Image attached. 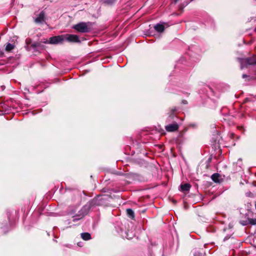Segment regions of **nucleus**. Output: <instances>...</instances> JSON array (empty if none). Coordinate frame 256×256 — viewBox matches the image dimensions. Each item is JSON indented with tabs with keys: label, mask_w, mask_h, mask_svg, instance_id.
Segmentation results:
<instances>
[{
	"label": "nucleus",
	"mask_w": 256,
	"mask_h": 256,
	"mask_svg": "<svg viewBox=\"0 0 256 256\" xmlns=\"http://www.w3.org/2000/svg\"><path fill=\"white\" fill-rule=\"evenodd\" d=\"M178 128L179 126L176 122L168 124L165 126L166 130L168 132H175L178 130Z\"/></svg>",
	"instance_id": "6"
},
{
	"label": "nucleus",
	"mask_w": 256,
	"mask_h": 256,
	"mask_svg": "<svg viewBox=\"0 0 256 256\" xmlns=\"http://www.w3.org/2000/svg\"><path fill=\"white\" fill-rule=\"evenodd\" d=\"M42 42L44 44L48 43V40L46 39L44 40L43 41H42Z\"/></svg>",
	"instance_id": "18"
},
{
	"label": "nucleus",
	"mask_w": 256,
	"mask_h": 256,
	"mask_svg": "<svg viewBox=\"0 0 256 256\" xmlns=\"http://www.w3.org/2000/svg\"><path fill=\"white\" fill-rule=\"evenodd\" d=\"M71 208H72V209H70V211H68V214H74V213L76 212V208H74V207H72V206L69 207L70 209Z\"/></svg>",
	"instance_id": "15"
},
{
	"label": "nucleus",
	"mask_w": 256,
	"mask_h": 256,
	"mask_svg": "<svg viewBox=\"0 0 256 256\" xmlns=\"http://www.w3.org/2000/svg\"><path fill=\"white\" fill-rule=\"evenodd\" d=\"M89 208L88 206H84L81 210V212L82 213V215L80 218L78 219L81 218H82L84 215H86L88 213V210Z\"/></svg>",
	"instance_id": "12"
},
{
	"label": "nucleus",
	"mask_w": 256,
	"mask_h": 256,
	"mask_svg": "<svg viewBox=\"0 0 256 256\" xmlns=\"http://www.w3.org/2000/svg\"><path fill=\"white\" fill-rule=\"evenodd\" d=\"M170 117H172V118H173L174 117V116L172 114L170 116Z\"/></svg>",
	"instance_id": "22"
},
{
	"label": "nucleus",
	"mask_w": 256,
	"mask_h": 256,
	"mask_svg": "<svg viewBox=\"0 0 256 256\" xmlns=\"http://www.w3.org/2000/svg\"><path fill=\"white\" fill-rule=\"evenodd\" d=\"M249 223L252 225L256 224V218H248Z\"/></svg>",
	"instance_id": "14"
},
{
	"label": "nucleus",
	"mask_w": 256,
	"mask_h": 256,
	"mask_svg": "<svg viewBox=\"0 0 256 256\" xmlns=\"http://www.w3.org/2000/svg\"><path fill=\"white\" fill-rule=\"evenodd\" d=\"M191 187V186L189 184H184L180 185V189L182 192L188 191Z\"/></svg>",
	"instance_id": "8"
},
{
	"label": "nucleus",
	"mask_w": 256,
	"mask_h": 256,
	"mask_svg": "<svg viewBox=\"0 0 256 256\" xmlns=\"http://www.w3.org/2000/svg\"><path fill=\"white\" fill-rule=\"evenodd\" d=\"M220 177V176L218 174L215 173L212 176L211 178H212V180L214 182H220V180H219Z\"/></svg>",
	"instance_id": "10"
},
{
	"label": "nucleus",
	"mask_w": 256,
	"mask_h": 256,
	"mask_svg": "<svg viewBox=\"0 0 256 256\" xmlns=\"http://www.w3.org/2000/svg\"><path fill=\"white\" fill-rule=\"evenodd\" d=\"M126 214L128 216L132 219L134 218V211L131 208H128L126 210Z\"/></svg>",
	"instance_id": "11"
},
{
	"label": "nucleus",
	"mask_w": 256,
	"mask_h": 256,
	"mask_svg": "<svg viewBox=\"0 0 256 256\" xmlns=\"http://www.w3.org/2000/svg\"><path fill=\"white\" fill-rule=\"evenodd\" d=\"M241 69L246 68L248 65H256V56L251 58L240 59Z\"/></svg>",
	"instance_id": "2"
},
{
	"label": "nucleus",
	"mask_w": 256,
	"mask_h": 256,
	"mask_svg": "<svg viewBox=\"0 0 256 256\" xmlns=\"http://www.w3.org/2000/svg\"><path fill=\"white\" fill-rule=\"evenodd\" d=\"M176 110V108H174L172 110V112H174Z\"/></svg>",
	"instance_id": "20"
},
{
	"label": "nucleus",
	"mask_w": 256,
	"mask_h": 256,
	"mask_svg": "<svg viewBox=\"0 0 256 256\" xmlns=\"http://www.w3.org/2000/svg\"><path fill=\"white\" fill-rule=\"evenodd\" d=\"M81 238L84 240H88L91 239L90 234L88 232L82 233Z\"/></svg>",
	"instance_id": "9"
},
{
	"label": "nucleus",
	"mask_w": 256,
	"mask_h": 256,
	"mask_svg": "<svg viewBox=\"0 0 256 256\" xmlns=\"http://www.w3.org/2000/svg\"><path fill=\"white\" fill-rule=\"evenodd\" d=\"M14 48V46L11 44H8L6 47V51L10 52Z\"/></svg>",
	"instance_id": "13"
},
{
	"label": "nucleus",
	"mask_w": 256,
	"mask_h": 256,
	"mask_svg": "<svg viewBox=\"0 0 256 256\" xmlns=\"http://www.w3.org/2000/svg\"><path fill=\"white\" fill-rule=\"evenodd\" d=\"M32 46H33L34 47H36V46H37V45H36V44H32Z\"/></svg>",
	"instance_id": "21"
},
{
	"label": "nucleus",
	"mask_w": 256,
	"mask_h": 256,
	"mask_svg": "<svg viewBox=\"0 0 256 256\" xmlns=\"http://www.w3.org/2000/svg\"><path fill=\"white\" fill-rule=\"evenodd\" d=\"M64 40L70 42H80V41L79 39L78 36L76 34H66L64 35Z\"/></svg>",
	"instance_id": "5"
},
{
	"label": "nucleus",
	"mask_w": 256,
	"mask_h": 256,
	"mask_svg": "<svg viewBox=\"0 0 256 256\" xmlns=\"http://www.w3.org/2000/svg\"><path fill=\"white\" fill-rule=\"evenodd\" d=\"M240 224L242 225V226H246L248 224H250L249 220H248V218L246 220H240Z\"/></svg>",
	"instance_id": "16"
},
{
	"label": "nucleus",
	"mask_w": 256,
	"mask_h": 256,
	"mask_svg": "<svg viewBox=\"0 0 256 256\" xmlns=\"http://www.w3.org/2000/svg\"><path fill=\"white\" fill-rule=\"evenodd\" d=\"M35 18H34L35 22L37 24L42 23L46 20L45 12L42 10L40 12H36L34 13Z\"/></svg>",
	"instance_id": "3"
},
{
	"label": "nucleus",
	"mask_w": 256,
	"mask_h": 256,
	"mask_svg": "<svg viewBox=\"0 0 256 256\" xmlns=\"http://www.w3.org/2000/svg\"><path fill=\"white\" fill-rule=\"evenodd\" d=\"M194 256H203V254L198 251H196L194 253Z\"/></svg>",
	"instance_id": "17"
},
{
	"label": "nucleus",
	"mask_w": 256,
	"mask_h": 256,
	"mask_svg": "<svg viewBox=\"0 0 256 256\" xmlns=\"http://www.w3.org/2000/svg\"><path fill=\"white\" fill-rule=\"evenodd\" d=\"M154 28L156 31L159 32H162L164 30V26L162 24H156L154 26Z\"/></svg>",
	"instance_id": "7"
},
{
	"label": "nucleus",
	"mask_w": 256,
	"mask_h": 256,
	"mask_svg": "<svg viewBox=\"0 0 256 256\" xmlns=\"http://www.w3.org/2000/svg\"><path fill=\"white\" fill-rule=\"evenodd\" d=\"M64 40V35L54 36L50 38L48 40V44H56L62 43Z\"/></svg>",
	"instance_id": "4"
},
{
	"label": "nucleus",
	"mask_w": 256,
	"mask_h": 256,
	"mask_svg": "<svg viewBox=\"0 0 256 256\" xmlns=\"http://www.w3.org/2000/svg\"><path fill=\"white\" fill-rule=\"evenodd\" d=\"M92 26L91 22H80L74 25L72 28L78 32L86 33L90 31Z\"/></svg>",
	"instance_id": "1"
},
{
	"label": "nucleus",
	"mask_w": 256,
	"mask_h": 256,
	"mask_svg": "<svg viewBox=\"0 0 256 256\" xmlns=\"http://www.w3.org/2000/svg\"><path fill=\"white\" fill-rule=\"evenodd\" d=\"M247 76H247L246 74H242V78H246Z\"/></svg>",
	"instance_id": "19"
}]
</instances>
